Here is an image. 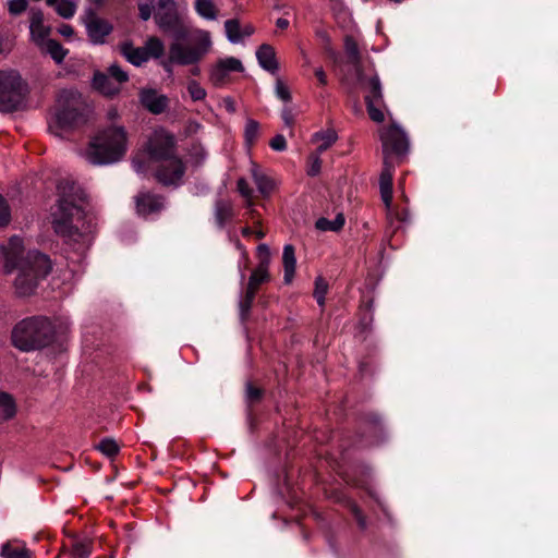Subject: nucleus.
<instances>
[{"mask_svg":"<svg viewBox=\"0 0 558 558\" xmlns=\"http://www.w3.org/2000/svg\"><path fill=\"white\" fill-rule=\"evenodd\" d=\"M58 191V208L52 214V228L64 240L78 242L93 230V217L85 210L87 194L77 183L69 180L61 181Z\"/></svg>","mask_w":558,"mask_h":558,"instance_id":"nucleus-1","label":"nucleus"},{"mask_svg":"<svg viewBox=\"0 0 558 558\" xmlns=\"http://www.w3.org/2000/svg\"><path fill=\"white\" fill-rule=\"evenodd\" d=\"M128 150V132L123 125L109 124L100 128L90 138L84 158L94 166L120 161Z\"/></svg>","mask_w":558,"mask_h":558,"instance_id":"nucleus-2","label":"nucleus"},{"mask_svg":"<svg viewBox=\"0 0 558 558\" xmlns=\"http://www.w3.org/2000/svg\"><path fill=\"white\" fill-rule=\"evenodd\" d=\"M147 151L151 160L168 162L172 173H168L166 163H160L155 172L156 180L165 186H178L185 174V163L177 155V142L172 134L166 132L155 133L147 144Z\"/></svg>","mask_w":558,"mask_h":558,"instance_id":"nucleus-3","label":"nucleus"},{"mask_svg":"<svg viewBox=\"0 0 558 558\" xmlns=\"http://www.w3.org/2000/svg\"><path fill=\"white\" fill-rule=\"evenodd\" d=\"M7 272L14 269L19 275L14 281V287L19 295L27 296L35 292L40 279H44L51 271V260L38 251H29L21 258L14 254H9L5 260Z\"/></svg>","mask_w":558,"mask_h":558,"instance_id":"nucleus-4","label":"nucleus"},{"mask_svg":"<svg viewBox=\"0 0 558 558\" xmlns=\"http://www.w3.org/2000/svg\"><path fill=\"white\" fill-rule=\"evenodd\" d=\"M56 330L46 316H31L17 322L11 330V343L21 352L41 350L52 343Z\"/></svg>","mask_w":558,"mask_h":558,"instance_id":"nucleus-5","label":"nucleus"},{"mask_svg":"<svg viewBox=\"0 0 558 558\" xmlns=\"http://www.w3.org/2000/svg\"><path fill=\"white\" fill-rule=\"evenodd\" d=\"M62 97H64L65 104L56 113L54 121L49 124L50 133L61 138L68 131L85 124L89 113L87 105L78 93L63 92Z\"/></svg>","mask_w":558,"mask_h":558,"instance_id":"nucleus-6","label":"nucleus"},{"mask_svg":"<svg viewBox=\"0 0 558 558\" xmlns=\"http://www.w3.org/2000/svg\"><path fill=\"white\" fill-rule=\"evenodd\" d=\"M184 40H187V45L177 40L169 47L168 61L180 65L196 64L199 62L209 51L211 41L207 32L198 31L193 36H189Z\"/></svg>","mask_w":558,"mask_h":558,"instance_id":"nucleus-7","label":"nucleus"},{"mask_svg":"<svg viewBox=\"0 0 558 558\" xmlns=\"http://www.w3.org/2000/svg\"><path fill=\"white\" fill-rule=\"evenodd\" d=\"M386 437L385 424L378 413L367 411L357 415L353 446L379 445L386 440Z\"/></svg>","mask_w":558,"mask_h":558,"instance_id":"nucleus-8","label":"nucleus"},{"mask_svg":"<svg viewBox=\"0 0 558 558\" xmlns=\"http://www.w3.org/2000/svg\"><path fill=\"white\" fill-rule=\"evenodd\" d=\"M155 2L154 20L163 33H171L177 40L187 38L184 25L174 0H151Z\"/></svg>","mask_w":558,"mask_h":558,"instance_id":"nucleus-9","label":"nucleus"},{"mask_svg":"<svg viewBox=\"0 0 558 558\" xmlns=\"http://www.w3.org/2000/svg\"><path fill=\"white\" fill-rule=\"evenodd\" d=\"M25 84L15 71H0V111H15L24 100Z\"/></svg>","mask_w":558,"mask_h":558,"instance_id":"nucleus-10","label":"nucleus"},{"mask_svg":"<svg viewBox=\"0 0 558 558\" xmlns=\"http://www.w3.org/2000/svg\"><path fill=\"white\" fill-rule=\"evenodd\" d=\"M365 92L364 100L369 118L374 122H383L385 120L384 112L380 107L384 106L383 86L377 74L367 77L364 74L363 83L359 82Z\"/></svg>","mask_w":558,"mask_h":558,"instance_id":"nucleus-11","label":"nucleus"},{"mask_svg":"<svg viewBox=\"0 0 558 558\" xmlns=\"http://www.w3.org/2000/svg\"><path fill=\"white\" fill-rule=\"evenodd\" d=\"M384 158L390 160L391 156L401 157L409 150V140L404 131L397 124H391L383 134Z\"/></svg>","mask_w":558,"mask_h":558,"instance_id":"nucleus-12","label":"nucleus"},{"mask_svg":"<svg viewBox=\"0 0 558 558\" xmlns=\"http://www.w3.org/2000/svg\"><path fill=\"white\" fill-rule=\"evenodd\" d=\"M85 27L89 40L94 45H102L106 43V37L113 31L112 24L99 17L94 11H88L85 19Z\"/></svg>","mask_w":558,"mask_h":558,"instance_id":"nucleus-13","label":"nucleus"},{"mask_svg":"<svg viewBox=\"0 0 558 558\" xmlns=\"http://www.w3.org/2000/svg\"><path fill=\"white\" fill-rule=\"evenodd\" d=\"M136 210L142 216L159 213L163 208V197L149 192H142L135 196Z\"/></svg>","mask_w":558,"mask_h":558,"instance_id":"nucleus-14","label":"nucleus"},{"mask_svg":"<svg viewBox=\"0 0 558 558\" xmlns=\"http://www.w3.org/2000/svg\"><path fill=\"white\" fill-rule=\"evenodd\" d=\"M344 52L347 63L353 66L357 81L363 83L364 70L362 66V57L357 43L351 35L344 37Z\"/></svg>","mask_w":558,"mask_h":558,"instance_id":"nucleus-15","label":"nucleus"},{"mask_svg":"<svg viewBox=\"0 0 558 558\" xmlns=\"http://www.w3.org/2000/svg\"><path fill=\"white\" fill-rule=\"evenodd\" d=\"M393 171V165L387 159V157L384 158V167L379 177V189L381 199L387 207H390L392 204Z\"/></svg>","mask_w":558,"mask_h":558,"instance_id":"nucleus-16","label":"nucleus"},{"mask_svg":"<svg viewBox=\"0 0 558 558\" xmlns=\"http://www.w3.org/2000/svg\"><path fill=\"white\" fill-rule=\"evenodd\" d=\"M141 104L151 113L159 114L168 107V98L158 95L155 89H143L140 94Z\"/></svg>","mask_w":558,"mask_h":558,"instance_id":"nucleus-17","label":"nucleus"},{"mask_svg":"<svg viewBox=\"0 0 558 558\" xmlns=\"http://www.w3.org/2000/svg\"><path fill=\"white\" fill-rule=\"evenodd\" d=\"M234 207L231 199L217 198L215 201L214 217L219 229H223L225 226L234 218Z\"/></svg>","mask_w":558,"mask_h":558,"instance_id":"nucleus-18","label":"nucleus"},{"mask_svg":"<svg viewBox=\"0 0 558 558\" xmlns=\"http://www.w3.org/2000/svg\"><path fill=\"white\" fill-rule=\"evenodd\" d=\"M94 87L105 96L113 97L121 90V85L117 84L108 74L96 72L93 77Z\"/></svg>","mask_w":558,"mask_h":558,"instance_id":"nucleus-19","label":"nucleus"},{"mask_svg":"<svg viewBox=\"0 0 558 558\" xmlns=\"http://www.w3.org/2000/svg\"><path fill=\"white\" fill-rule=\"evenodd\" d=\"M256 58L264 70L272 74L276 73L278 69V61L274 47L263 44L256 51Z\"/></svg>","mask_w":558,"mask_h":558,"instance_id":"nucleus-20","label":"nucleus"},{"mask_svg":"<svg viewBox=\"0 0 558 558\" xmlns=\"http://www.w3.org/2000/svg\"><path fill=\"white\" fill-rule=\"evenodd\" d=\"M281 262L284 269V283L290 284L294 278L296 268L295 248L292 244L284 245Z\"/></svg>","mask_w":558,"mask_h":558,"instance_id":"nucleus-21","label":"nucleus"},{"mask_svg":"<svg viewBox=\"0 0 558 558\" xmlns=\"http://www.w3.org/2000/svg\"><path fill=\"white\" fill-rule=\"evenodd\" d=\"M281 119L287 126H291L295 122L299 110L291 107V94L289 88L281 82Z\"/></svg>","mask_w":558,"mask_h":558,"instance_id":"nucleus-22","label":"nucleus"},{"mask_svg":"<svg viewBox=\"0 0 558 558\" xmlns=\"http://www.w3.org/2000/svg\"><path fill=\"white\" fill-rule=\"evenodd\" d=\"M123 57L133 65L140 66L147 60V51L144 48L134 47L131 43H123L120 47Z\"/></svg>","mask_w":558,"mask_h":558,"instance_id":"nucleus-23","label":"nucleus"},{"mask_svg":"<svg viewBox=\"0 0 558 558\" xmlns=\"http://www.w3.org/2000/svg\"><path fill=\"white\" fill-rule=\"evenodd\" d=\"M38 47L41 51L48 53L57 64H61L69 52V50L63 48L56 39H47Z\"/></svg>","mask_w":558,"mask_h":558,"instance_id":"nucleus-24","label":"nucleus"},{"mask_svg":"<svg viewBox=\"0 0 558 558\" xmlns=\"http://www.w3.org/2000/svg\"><path fill=\"white\" fill-rule=\"evenodd\" d=\"M279 511V493L276 487L266 496L260 504V512L264 517H268L271 520L277 519Z\"/></svg>","mask_w":558,"mask_h":558,"instance_id":"nucleus-25","label":"nucleus"},{"mask_svg":"<svg viewBox=\"0 0 558 558\" xmlns=\"http://www.w3.org/2000/svg\"><path fill=\"white\" fill-rule=\"evenodd\" d=\"M254 182L263 196H268L275 189V181L262 172L255 165L252 169Z\"/></svg>","mask_w":558,"mask_h":558,"instance_id":"nucleus-26","label":"nucleus"},{"mask_svg":"<svg viewBox=\"0 0 558 558\" xmlns=\"http://www.w3.org/2000/svg\"><path fill=\"white\" fill-rule=\"evenodd\" d=\"M16 413L13 397L8 392H0V422L12 418Z\"/></svg>","mask_w":558,"mask_h":558,"instance_id":"nucleus-27","label":"nucleus"},{"mask_svg":"<svg viewBox=\"0 0 558 558\" xmlns=\"http://www.w3.org/2000/svg\"><path fill=\"white\" fill-rule=\"evenodd\" d=\"M345 219L343 214H338L333 220L320 217L315 222V227L319 231H340L344 226Z\"/></svg>","mask_w":558,"mask_h":558,"instance_id":"nucleus-28","label":"nucleus"},{"mask_svg":"<svg viewBox=\"0 0 558 558\" xmlns=\"http://www.w3.org/2000/svg\"><path fill=\"white\" fill-rule=\"evenodd\" d=\"M336 140L337 134L332 130L319 131L313 135V141L319 143L316 148L318 154H322L325 150H327L336 142Z\"/></svg>","mask_w":558,"mask_h":558,"instance_id":"nucleus-29","label":"nucleus"},{"mask_svg":"<svg viewBox=\"0 0 558 558\" xmlns=\"http://www.w3.org/2000/svg\"><path fill=\"white\" fill-rule=\"evenodd\" d=\"M268 278V266L258 265L250 276L247 288H252V290L257 292L259 286L266 282Z\"/></svg>","mask_w":558,"mask_h":558,"instance_id":"nucleus-30","label":"nucleus"},{"mask_svg":"<svg viewBox=\"0 0 558 558\" xmlns=\"http://www.w3.org/2000/svg\"><path fill=\"white\" fill-rule=\"evenodd\" d=\"M196 12L206 20H216L218 10L213 0H195Z\"/></svg>","mask_w":558,"mask_h":558,"instance_id":"nucleus-31","label":"nucleus"},{"mask_svg":"<svg viewBox=\"0 0 558 558\" xmlns=\"http://www.w3.org/2000/svg\"><path fill=\"white\" fill-rule=\"evenodd\" d=\"M92 541L89 539H74L71 545L72 556L74 558H88L92 554Z\"/></svg>","mask_w":558,"mask_h":558,"instance_id":"nucleus-32","label":"nucleus"},{"mask_svg":"<svg viewBox=\"0 0 558 558\" xmlns=\"http://www.w3.org/2000/svg\"><path fill=\"white\" fill-rule=\"evenodd\" d=\"M256 293L257 292L252 290V288L246 287L245 293L239 302L240 316L242 320H245L248 317Z\"/></svg>","mask_w":558,"mask_h":558,"instance_id":"nucleus-33","label":"nucleus"},{"mask_svg":"<svg viewBox=\"0 0 558 558\" xmlns=\"http://www.w3.org/2000/svg\"><path fill=\"white\" fill-rule=\"evenodd\" d=\"M225 29H226V35L231 43L236 44L243 39V34L241 32L242 27L240 25L239 20L231 19V20L226 21Z\"/></svg>","mask_w":558,"mask_h":558,"instance_id":"nucleus-34","label":"nucleus"},{"mask_svg":"<svg viewBox=\"0 0 558 558\" xmlns=\"http://www.w3.org/2000/svg\"><path fill=\"white\" fill-rule=\"evenodd\" d=\"M264 397V390L255 386L252 381L245 384V401L248 408L259 403Z\"/></svg>","mask_w":558,"mask_h":558,"instance_id":"nucleus-35","label":"nucleus"},{"mask_svg":"<svg viewBox=\"0 0 558 558\" xmlns=\"http://www.w3.org/2000/svg\"><path fill=\"white\" fill-rule=\"evenodd\" d=\"M1 556L3 558H31V553L24 546H14L7 543L1 548Z\"/></svg>","mask_w":558,"mask_h":558,"instance_id":"nucleus-36","label":"nucleus"},{"mask_svg":"<svg viewBox=\"0 0 558 558\" xmlns=\"http://www.w3.org/2000/svg\"><path fill=\"white\" fill-rule=\"evenodd\" d=\"M144 49L147 51V60L151 57L155 59L163 56L165 46L163 43L158 37H149L145 44Z\"/></svg>","mask_w":558,"mask_h":558,"instance_id":"nucleus-37","label":"nucleus"},{"mask_svg":"<svg viewBox=\"0 0 558 558\" xmlns=\"http://www.w3.org/2000/svg\"><path fill=\"white\" fill-rule=\"evenodd\" d=\"M259 135V123L256 120L247 119L244 129V142L247 147L254 145Z\"/></svg>","mask_w":558,"mask_h":558,"instance_id":"nucleus-38","label":"nucleus"},{"mask_svg":"<svg viewBox=\"0 0 558 558\" xmlns=\"http://www.w3.org/2000/svg\"><path fill=\"white\" fill-rule=\"evenodd\" d=\"M31 36L36 46L41 45L50 35L51 27L44 24L29 26Z\"/></svg>","mask_w":558,"mask_h":558,"instance_id":"nucleus-39","label":"nucleus"},{"mask_svg":"<svg viewBox=\"0 0 558 558\" xmlns=\"http://www.w3.org/2000/svg\"><path fill=\"white\" fill-rule=\"evenodd\" d=\"M101 453L107 456L108 458H113L119 453L120 447L113 438H104L95 447Z\"/></svg>","mask_w":558,"mask_h":558,"instance_id":"nucleus-40","label":"nucleus"},{"mask_svg":"<svg viewBox=\"0 0 558 558\" xmlns=\"http://www.w3.org/2000/svg\"><path fill=\"white\" fill-rule=\"evenodd\" d=\"M229 73L218 63H216L209 73V81L216 87L223 86L228 81Z\"/></svg>","mask_w":558,"mask_h":558,"instance_id":"nucleus-41","label":"nucleus"},{"mask_svg":"<svg viewBox=\"0 0 558 558\" xmlns=\"http://www.w3.org/2000/svg\"><path fill=\"white\" fill-rule=\"evenodd\" d=\"M328 292V282L323 277H317L315 279V289L313 296L315 298L317 304L319 306L325 305V295Z\"/></svg>","mask_w":558,"mask_h":558,"instance_id":"nucleus-42","label":"nucleus"},{"mask_svg":"<svg viewBox=\"0 0 558 558\" xmlns=\"http://www.w3.org/2000/svg\"><path fill=\"white\" fill-rule=\"evenodd\" d=\"M54 10L61 17L71 19L76 12V4L72 0H61Z\"/></svg>","mask_w":558,"mask_h":558,"instance_id":"nucleus-43","label":"nucleus"},{"mask_svg":"<svg viewBox=\"0 0 558 558\" xmlns=\"http://www.w3.org/2000/svg\"><path fill=\"white\" fill-rule=\"evenodd\" d=\"M228 73L230 72H243L244 68L241 60L234 57H228L217 61Z\"/></svg>","mask_w":558,"mask_h":558,"instance_id":"nucleus-44","label":"nucleus"},{"mask_svg":"<svg viewBox=\"0 0 558 558\" xmlns=\"http://www.w3.org/2000/svg\"><path fill=\"white\" fill-rule=\"evenodd\" d=\"M106 74L120 85L129 81L128 73L118 63L111 64Z\"/></svg>","mask_w":558,"mask_h":558,"instance_id":"nucleus-45","label":"nucleus"},{"mask_svg":"<svg viewBox=\"0 0 558 558\" xmlns=\"http://www.w3.org/2000/svg\"><path fill=\"white\" fill-rule=\"evenodd\" d=\"M187 92L194 101L203 100L206 97V90L195 80H191L187 83Z\"/></svg>","mask_w":558,"mask_h":558,"instance_id":"nucleus-46","label":"nucleus"},{"mask_svg":"<svg viewBox=\"0 0 558 558\" xmlns=\"http://www.w3.org/2000/svg\"><path fill=\"white\" fill-rule=\"evenodd\" d=\"M238 192L246 199V206L252 205L253 190L250 187L248 182L244 178H240L236 182Z\"/></svg>","mask_w":558,"mask_h":558,"instance_id":"nucleus-47","label":"nucleus"},{"mask_svg":"<svg viewBox=\"0 0 558 558\" xmlns=\"http://www.w3.org/2000/svg\"><path fill=\"white\" fill-rule=\"evenodd\" d=\"M319 155L317 151L316 153H312L310 156H308V168H307V174L310 177H316L317 174H319L320 172V169H322V160L319 158Z\"/></svg>","mask_w":558,"mask_h":558,"instance_id":"nucleus-48","label":"nucleus"},{"mask_svg":"<svg viewBox=\"0 0 558 558\" xmlns=\"http://www.w3.org/2000/svg\"><path fill=\"white\" fill-rule=\"evenodd\" d=\"M350 510H351V513H352L354 520L356 521L359 527L361 530H365L367 526V523H366V517L364 515L362 509L355 502H352L350 505Z\"/></svg>","mask_w":558,"mask_h":558,"instance_id":"nucleus-49","label":"nucleus"},{"mask_svg":"<svg viewBox=\"0 0 558 558\" xmlns=\"http://www.w3.org/2000/svg\"><path fill=\"white\" fill-rule=\"evenodd\" d=\"M140 17L143 21H148L151 17L153 12H155V2L150 0L148 2H140L138 3Z\"/></svg>","mask_w":558,"mask_h":558,"instance_id":"nucleus-50","label":"nucleus"},{"mask_svg":"<svg viewBox=\"0 0 558 558\" xmlns=\"http://www.w3.org/2000/svg\"><path fill=\"white\" fill-rule=\"evenodd\" d=\"M10 221V209L5 198L0 194V227L7 226Z\"/></svg>","mask_w":558,"mask_h":558,"instance_id":"nucleus-51","label":"nucleus"},{"mask_svg":"<svg viewBox=\"0 0 558 558\" xmlns=\"http://www.w3.org/2000/svg\"><path fill=\"white\" fill-rule=\"evenodd\" d=\"M27 8L26 0H11L9 2V12L13 15H19Z\"/></svg>","mask_w":558,"mask_h":558,"instance_id":"nucleus-52","label":"nucleus"},{"mask_svg":"<svg viewBox=\"0 0 558 558\" xmlns=\"http://www.w3.org/2000/svg\"><path fill=\"white\" fill-rule=\"evenodd\" d=\"M257 255H258V258H259V264L258 265L269 266L270 253H269V247L266 244L258 245V247H257Z\"/></svg>","mask_w":558,"mask_h":558,"instance_id":"nucleus-53","label":"nucleus"},{"mask_svg":"<svg viewBox=\"0 0 558 558\" xmlns=\"http://www.w3.org/2000/svg\"><path fill=\"white\" fill-rule=\"evenodd\" d=\"M293 15V9L281 3V32L290 25L287 16Z\"/></svg>","mask_w":558,"mask_h":558,"instance_id":"nucleus-54","label":"nucleus"},{"mask_svg":"<svg viewBox=\"0 0 558 558\" xmlns=\"http://www.w3.org/2000/svg\"><path fill=\"white\" fill-rule=\"evenodd\" d=\"M29 26L44 24V13L39 9H32L31 10V21Z\"/></svg>","mask_w":558,"mask_h":558,"instance_id":"nucleus-55","label":"nucleus"},{"mask_svg":"<svg viewBox=\"0 0 558 558\" xmlns=\"http://www.w3.org/2000/svg\"><path fill=\"white\" fill-rule=\"evenodd\" d=\"M58 33L65 38H72L75 34L74 28L70 24H61L58 27Z\"/></svg>","mask_w":558,"mask_h":558,"instance_id":"nucleus-56","label":"nucleus"},{"mask_svg":"<svg viewBox=\"0 0 558 558\" xmlns=\"http://www.w3.org/2000/svg\"><path fill=\"white\" fill-rule=\"evenodd\" d=\"M397 219L401 222H409L410 221V211L407 208H402L400 210H397L396 213Z\"/></svg>","mask_w":558,"mask_h":558,"instance_id":"nucleus-57","label":"nucleus"},{"mask_svg":"<svg viewBox=\"0 0 558 558\" xmlns=\"http://www.w3.org/2000/svg\"><path fill=\"white\" fill-rule=\"evenodd\" d=\"M314 74L320 85L325 86L327 84V75L323 68H317Z\"/></svg>","mask_w":558,"mask_h":558,"instance_id":"nucleus-58","label":"nucleus"},{"mask_svg":"<svg viewBox=\"0 0 558 558\" xmlns=\"http://www.w3.org/2000/svg\"><path fill=\"white\" fill-rule=\"evenodd\" d=\"M223 105L228 112L234 113L236 111L235 102L231 97L223 98Z\"/></svg>","mask_w":558,"mask_h":558,"instance_id":"nucleus-59","label":"nucleus"},{"mask_svg":"<svg viewBox=\"0 0 558 558\" xmlns=\"http://www.w3.org/2000/svg\"><path fill=\"white\" fill-rule=\"evenodd\" d=\"M119 118V112L117 108H110L107 111V119L111 122V124H116L114 121Z\"/></svg>","mask_w":558,"mask_h":558,"instance_id":"nucleus-60","label":"nucleus"},{"mask_svg":"<svg viewBox=\"0 0 558 558\" xmlns=\"http://www.w3.org/2000/svg\"><path fill=\"white\" fill-rule=\"evenodd\" d=\"M254 27L250 24L245 25L244 27H242V34H243V38L244 37H248L251 36L253 33H254Z\"/></svg>","mask_w":558,"mask_h":558,"instance_id":"nucleus-61","label":"nucleus"},{"mask_svg":"<svg viewBox=\"0 0 558 558\" xmlns=\"http://www.w3.org/2000/svg\"><path fill=\"white\" fill-rule=\"evenodd\" d=\"M274 150H279V134L275 135L269 143Z\"/></svg>","mask_w":558,"mask_h":558,"instance_id":"nucleus-62","label":"nucleus"},{"mask_svg":"<svg viewBox=\"0 0 558 558\" xmlns=\"http://www.w3.org/2000/svg\"><path fill=\"white\" fill-rule=\"evenodd\" d=\"M133 166L137 172L144 171V163L142 161H138L135 159V160H133Z\"/></svg>","mask_w":558,"mask_h":558,"instance_id":"nucleus-63","label":"nucleus"},{"mask_svg":"<svg viewBox=\"0 0 558 558\" xmlns=\"http://www.w3.org/2000/svg\"><path fill=\"white\" fill-rule=\"evenodd\" d=\"M252 233H253V230H252L250 227H244V228L242 229V234H243L244 236H250Z\"/></svg>","mask_w":558,"mask_h":558,"instance_id":"nucleus-64","label":"nucleus"}]
</instances>
